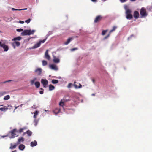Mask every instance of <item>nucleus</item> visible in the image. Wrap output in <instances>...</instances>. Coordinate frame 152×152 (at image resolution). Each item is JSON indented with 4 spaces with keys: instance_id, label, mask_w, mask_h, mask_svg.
I'll list each match as a JSON object with an SVG mask.
<instances>
[{
    "instance_id": "1",
    "label": "nucleus",
    "mask_w": 152,
    "mask_h": 152,
    "mask_svg": "<svg viewBox=\"0 0 152 152\" xmlns=\"http://www.w3.org/2000/svg\"><path fill=\"white\" fill-rule=\"evenodd\" d=\"M34 31H35L34 30L31 31L30 30H25L21 33V35L22 36L30 35L31 34H33Z\"/></svg>"
},
{
    "instance_id": "2",
    "label": "nucleus",
    "mask_w": 152,
    "mask_h": 152,
    "mask_svg": "<svg viewBox=\"0 0 152 152\" xmlns=\"http://www.w3.org/2000/svg\"><path fill=\"white\" fill-rule=\"evenodd\" d=\"M18 131L16 129H13L10 132V133L11 134V136L10 137V138H13L15 137H18Z\"/></svg>"
},
{
    "instance_id": "3",
    "label": "nucleus",
    "mask_w": 152,
    "mask_h": 152,
    "mask_svg": "<svg viewBox=\"0 0 152 152\" xmlns=\"http://www.w3.org/2000/svg\"><path fill=\"white\" fill-rule=\"evenodd\" d=\"M140 18L145 17L147 15L146 9L144 7H142L140 11Z\"/></svg>"
},
{
    "instance_id": "4",
    "label": "nucleus",
    "mask_w": 152,
    "mask_h": 152,
    "mask_svg": "<svg viewBox=\"0 0 152 152\" xmlns=\"http://www.w3.org/2000/svg\"><path fill=\"white\" fill-rule=\"evenodd\" d=\"M131 11L129 9H127L126 10V18L128 19H131L133 18V16L131 14Z\"/></svg>"
},
{
    "instance_id": "5",
    "label": "nucleus",
    "mask_w": 152,
    "mask_h": 152,
    "mask_svg": "<svg viewBox=\"0 0 152 152\" xmlns=\"http://www.w3.org/2000/svg\"><path fill=\"white\" fill-rule=\"evenodd\" d=\"M47 39V37H46L45 39L42 40L40 41L38 43H36L33 47V48H36L39 47L41 44L45 42L46 40Z\"/></svg>"
},
{
    "instance_id": "6",
    "label": "nucleus",
    "mask_w": 152,
    "mask_h": 152,
    "mask_svg": "<svg viewBox=\"0 0 152 152\" xmlns=\"http://www.w3.org/2000/svg\"><path fill=\"white\" fill-rule=\"evenodd\" d=\"M49 67L51 69L55 71H57L58 70L57 66L54 64H50L49 65Z\"/></svg>"
},
{
    "instance_id": "7",
    "label": "nucleus",
    "mask_w": 152,
    "mask_h": 152,
    "mask_svg": "<svg viewBox=\"0 0 152 152\" xmlns=\"http://www.w3.org/2000/svg\"><path fill=\"white\" fill-rule=\"evenodd\" d=\"M41 82L43 84L44 87L46 88L47 87V86L48 83V81L47 80L42 79Z\"/></svg>"
},
{
    "instance_id": "8",
    "label": "nucleus",
    "mask_w": 152,
    "mask_h": 152,
    "mask_svg": "<svg viewBox=\"0 0 152 152\" xmlns=\"http://www.w3.org/2000/svg\"><path fill=\"white\" fill-rule=\"evenodd\" d=\"M102 17L101 15L97 16L94 19V22L96 23L100 21L102 19Z\"/></svg>"
},
{
    "instance_id": "9",
    "label": "nucleus",
    "mask_w": 152,
    "mask_h": 152,
    "mask_svg": "<svg viewBox=\"0 0 152 152\" xmlns=\"http://www.w3.org/2000/svg\"><path fill=\"white\" fill-rule=\"evenodd\" d=\"M10 106L7 105V106H4L3 107L0 108V110L1 112H5L8 109Z\"/></svg>"
},
{
    "instance_id": "10",
    "label": "nucleus",
    "mask_w": 152,
    "mask_h": 152,
    "mask_svg": "<svg viewBox=\"0 0 152 152\" xmlns=\"http://www.w3.org/2000/svg\"><path fill=\"white\" fill-rule=\"evenodd\" d=\"M0 46L1 47L4 49V51H7L9 49V48L8 46L5 45V44L4 43H1Z\"/></svg>"
},
{
    "instance_id": "11",
    "label": "nucleus",
    "mask_w": 152,
    "mask_h": 152,
    "mask_svg": "<svg viewBox=\"0 0 152 152\" xmlns=\"http://www.w3.org/2000/svg\"><path fill=\"white\" fill-rule=\"evenodd\" d=\"M14 42L12 43V45L14 48L15 49V45L16 46L18 47L20 46V42H19L17 41H14Z\"/></svg>"
},
{
    "instance_id": "12",
    "label": "nucleus",
    "mask_w": 152,
    "mask_h": 152,
    "mask_svg": "<svg viewBox=\"0 0 152 152\" xmlns=\"http://www.w3.org/2000/svg\"><path fill=\"white\" fill-rule=\"evenodd\" d=\"M48 50H47L45 53V57L47 59L49 60L50 59V57L48 54Z\"/></svg>"
},
{
    "instance_id": "13",
    "label": "nucleus",
    "mask_w": 152,
    "mask_h": 152,
    "mask_svg": "<svg viewBox=\"0 0 152 152\" xmlns=\"http://www.w3.org/2000/svg\"><path fill=\"white\" fill-rule=\"evenodd\" d=\"M42 72V69L40 68H37L35 71V72L39 75L41 74Z\"/></svg>"
},
{
    "instance_id": "14",
    "label": "nucleus",
    "mask_w": 152,
    "mask_h": 152,
    "mask_svg": "<svg viewBox=\"0 0 152 152\" xmlns=\"http://www.w3.org/2000/svg\"><path fill=\"white\" fill-rule=\"evenodd\" d=\"M76 83V82H74V84L73 85L74 86L75 88L76 89L80 88H81L82 86L80 84L78 83H77V84H78V85H77L76 84H75Z\"/></svg>"
},
{
    "instance_id": "15",
    "label": "nucleus",
    "mask_w": 152,
    "mask_h": 152,
    "mask_svg": "<svg viewBox=\"0 0 152 152\" xmlns=\"http://www.w3.org/2000/svg\"><path fill=\"white\" fill-rule=\"evenodd\" d=\"M134 17L136 18L137 19L139 18V14L138 12L135 11L134 12L133 15Z\"/></svg>"
},
{
    "instance_id": "16",
    "label": "nucleus",
    "mask_w": 152,
    "mask_h": 152,
    "mask_svg": "<svg viewBox=\"0 0 152 152\" xmlns=\"http://www.w3.org/2000/svg\"><path fill=\"white\" fill-rule=\"evenodd\" d=\"M53 61L54 62L56 63H58L60 62V60L58 58H56L55 56H53Z\"/></svg>"
},
{
    "instance_id": "17",
    "label": "nucleus",
    "mask_w": 152,
    "mask_h": 152,
    "mask_svg": "<svg viewBox=\"0 0 152 152\" xmlns=\"http://www.w3.org/2000/svg\"><path fill=\"white\" fill-rule=\"evenodd\" d=\"M24 141V139L23 137H21L20 138H19L18 140V141L17 142V145H18L21 142H23Z\"/></svg>"
},
{
    "instance_id": "18",
    "label": "nucleus",
    "mask_w": 152,
    "mask_h": 152,
    "mask_svg": "<svg viewBox=\"0 0 152 152\" xmlns=\"http://www.w3.org/2000/svg\"><path fill=\"white\" fill-rule=\"evenodd\" d=\"M21 39V37H16L15 38L12 39V41H17V40L19 41Z\"/></svg>"
},
{
    "instance_id": "19",
    "label": "nucleus",
    "mask_w": 152,
    "mask_h": 152,
    "mask_svg": "<svg viewBox=\"0 0 152 152\" xmlns=\"http://www.w3.org/2000/svg\"><path fill=\"white\" fill-rule=\"evenodd\" d=\"M37 144V142L36 140H34L33 142H31V146L34 147L36 146Z\"/></svg>"
},
{
    "instance_id": "20",
    "label": "nucleus",
    "mask_w": 152,
    "mask_h": 152,
    "mask_svg": "<svg viewBox=\"0 0 152 152\" xmlns=\"http://www.w3.org/2000/svg\"><path fill=\"white\" fill-rule=\"evenodd\" d=\"M25 148V146L23 144H20L19 146V149L21 150H23Z\"/></svg>"
},
{
    "instance_id": "21",
    "label": "nucleus",
    "mask_w": 152,
    "mask_h": 152,
    "mask_svg": "<svg viewBox=\"0 0 152 152\" xmlns=\"http://www.w3.org/2000/svg\"><path fill=\"white\" fill-rule=\"evenodd\" d=\"M26 133L29 137L31 136L32 134V132L29 130L27 131Z\"/></svg>"
},
{
    "instance_id": "22",
    "label": "nucleus",
    "mask_w": 152,
    "mask_h": 152,
    "mask_svg": "<svg viewBox=\"0 0 152 152\" xmlns=\"http://www.w3.org/2000/svg\"><path fill=\"white\" fill-rule=\"evenodd\" d=\"M34 84L37 88H39L40 86V83L39 82H35Z\"/></svg>"
},
{
    "instance_id": "23",
    "label": "nucleus",
    "mask_w": 152,
    "mask_h": 152,
    "mask_svg": "<svg viewBox=\"0 0 152 152\" xmlns=\"http://www.w3.org/2000/svg\"><path fill=\"white\" fill-rule=\"evenodd\" d=\"M37 80V78L36 77H34L33 78L32 80L30 81L31 84V85H33L34 84V81Z\"/></svg>"
},
{
    "instance_id": "24",
    "label": "nucleus",
    "mask_w": 152,
    "mask_h": 152,
    "mask_svg": "<svg viewBox=\"0 0 152 152\" xmlns=\"http://www.w3.org/2000/svg\"><path fill=\"white\" fill-rule=\"evenodd\" d=\"M18 145H17V143L16 144H15V145H12V144H11V146L10 147V148L11 149H14V148H15Z\"/></svg>"
},
{
    "instance_id": "25",
    "label": "nucleus",
    "mask_w": 152,
    "mask_h": 152,
    "mask_svg": "<svg viewBox=\"0 0 152 152\" xmlns=\"http://www.w3.org/2000/svg\"><path fill=\"white\" fill-rule=\"evenodd\" d=\"M39 113V112L38 111H36L35 112H34V118H36L37 117V116L38 115Z\"/></svg>"
},
{
    "instance_id": "26",
    "label": "nucleus",
    "mask_w": 152,
    "mask_h": 152,
    "mask_svg": "<svg viewBox=\"0 0 152 152\" xmlns=\"http://www.w3.org/2000/svg\"><path fill=\"white\" fill-rule=\"evenodd\" d=\"M60 111V110L58 108L56 109L53 111L54 113L56 114L58 113Z\"/></svg>"
},
{
    "instance_id": "27",
    "label": "nucleus",
    "mask_w": 152,
    "mask_h": 152,
    "mask_svg": "<svg viewBox=\"0 0 152 152\" xmlns=\"http://www.w3.org/2000/svg\"><path fill=\"white\" fill-rule=\"evenodd\" d=\"M27 9V8L20 9H19V10L16 9H15L13 8H12V11H21V10H26Z\"/></svg>"
},
{
    "instance_id": "28",
    "label": "nucleus",
    "mask_w": 152,
    "mask_h": 152,
    "mask_svg": "<svg viewBox=\"0 0 152 152\" xmlns=\"http://www.w3.org/2000/svg\"><path fill=\"white\" fill-rule=\"evenodd\" d=\"M55 88V87L52 85L50 84L49 85V90L50 91H52Z\"/></svg>"
},
{
    "instance_id": "29",
    "label": "nucleus",
    "mask_w": 152,
    "mask_h": 152,
    "mask_svg": "<svg viewBox=\"0 0 152 152\" xmlns=\"http://www.w3.org/2000/svg\"><path fill=\"white\" fill-rule=\"evenodd\" d=\"M116 28H117L116 26H113L112 29L111 30H110L109 32L110 34H111V32L115 31Z\"/></svg>"
},
{
    "instance_id": "30",
    "label": "nucleus",
    "mask_w": 152,
    "mask_h": 152,
    "mask_svg": "<svg viewBox=\"0 0 152 152\" xmlns=\"http://www.w3.org/2000/svg\"><path fill=\"white\" fill-rule=\"evenodd\" d=\"M73 37H71V38H69L67 40V45L70 42V41H71L73 40Z\"/></svg>"
},
{
    "instance_id": "31",
    "label": "nucleus",
    "mask_w": 152,
    "mask_h": 152,
    "mask_svg": "<svg viewBox=\"0 0 152 152\" xmlns=\"http://www.w3.org/2000/svg\"><path fill=\"white\" fill-rule=\"evenodd\" d=\"M59 105L60 106L63 107V106L64 105V103L62 101V100H61V101L59 103Z\"/></svg>"
},
{
    "instance_id": "32",
    "label": "nucleus",
    "mask_w": 152,
    "mask_h": 152,
    "mask_svg": "<svg viewBox=\"0 0 152 152\" xmlns=\"http://www.w3.org/2000/svg\"><path fill=\"white\" fill-rule=\"evenodd\" d=\"M52 82L53 84H56L58 83V80L53 79L52 80Z\"/></svg>"
},
{
    "instance_id": "33",
    "label": "nucleus",
    "mask_w": 152,
    "mask_h": 152,
    "mask_svg": "<svg viewBox=\"0 0 152 152\" xmlns=\"http://www.w3.org/2000/svg\"><path fill=\"white\" fill-rule=\"evenodd\" d=\"M26 129V128L25 127H24L23 128H20V129L19 130V132L20 133H21V132H23V130L24 129Z\"/></svg>"
},
{
    "instance_id": "34",
    "label": "nucleus",
    "mask_w": 152,
    "mask_h": 152,
    "mask_svg": "<svg viewBox=\"0 0 152 152\" xmlns=\"http://www.w3.org/2000/svg\"><path fill=\"white\" fill-rule=\"evenodd\" d=\"M10 98V96L9 95H7L4 97V100H7L9 99Z\"/></svg>"
},
{
    "instance_id": "35",
    "label": "nucleus",
    "mask_w": 152,
    "mask_h": 152,
    "mask_svg": "<svg viewBox=\"0 0 152 152\" xmlns=\"http://www.w3.org/2000/svg\"><path fill=\"white\" fill-rule=\"evenodd\" d=\"M42 64L43 66H46L47 64V62L45 60H43L42 61Z\"/></svg>"
},
{
    "instance_id": "36",
    "label": "nucleus",
    "mask_w": 152,
    "mask_h": 152,
    "mask_svg": "<svg viewBox=\"0 0 152 152\" xmlns=\"http://www.w3.org/2000/svg\"><path fill=\"white\" fill-rule=\"evenodd\" d=\"M107 30L102 31V35H104L106 34V33L107 32Z\"/></svg>"
},
{
    "instance_id": "37",
    "label": "nucleus",
    "mask_w": 152,
    "mask_h": 152,
    "mask_svg": "<svg viewBox=\"0 0 152 152\" xmlns=\"http://www.w3.org/2000/svg\"><path fill=\"white\" fill-rule=\"evenodd\" d=\"M6 92L5 91H3L0 92V97L6 94Z\"/></svg>"
},
{
    "instance_id": "38",
    "label": "nucleus",
    "mask_w": 152,
    "mask_h": 152,
    "mask_svg": "<svg viewBox=\"0 0 152 152\" xmlns=\"http://www.w3.org/2000/svg\"><path fill=\"white\" fill-rule=\"evenodd\" d=\"M78 49L77 48H74L71 49L70 50L71 51H74L78 50Z\"/></svg>"
},
{
    "instance_id": "39",
    "label": "nucleus",
    "mask_w": 152,
    "mask_h": 152,
    "mask_svg": "<svg viewBox=\"0 0 152 152\" xmlns=\"http://www.w3.org/2000/svg\"><path fill=\"white\" fill-rule=\"evenodd\" d=\"M73 86V84L72 83H69L68 84V87L69 88H70Z\"/></svg>"
},
{
    "instance_id": "40",
    "label": "nucleus",
    "mask_w": 152,
    "mask_h": 152,
    "mask_svg": "<svg viewBox=\"0 0 152 152\" xmlns=\"http://www.w3.org/2000/svg\"><path fill=\"white\" fill-rule=\"evenodd\" d=\"M16 30L18 32H21L23 31V29L21 28L17 29Z\"/></svg>"
},
{
    "instance_id": "41",
    "label": "nucleus",
    "mask_w": 152,
    "mask_h": 152,
    "mask_svg": "<svg viewBox=\"0 0 152 152\" xmlns=\"http://www.w3.org/2000/svg\"><path fill=\"white\" fill-rule=\"evenodd\" d=\"M31 21V19H28L27 20H26L25 21V22L26 23H28Z\"/></svg>"
},
{
    "instance_id": "42",
    "label": "nucleus",
    "mask_w": 152,
    "mask_h": 152,
    "mask_svg": "<svg viewBox=\"0 0 152 152\" xmlns=\"http://www.w3.org/2000/svg\"><path fill=\"white\" fill-rule=\"evenodd\" d=\"M110 34V33H109V34L107 36H106L104 37V39H107V38H108L109 37Z\"/></svg>"
},
{
    "instance_id": "43",
    "label": "nucleus",
    "mask_w": 152,
    "mask_h": 152,
    "mask_svg": "<svg viewBox=\"0 0 152 152\" xmlns=\"http://www.w3.org/2000/svg\"><path fill=\"white\" fill-rule=\"evenodd\" d=\"M127 0H120V2L121 3H124Z\"/></svg>"
},
{
    "instance_id": "44",
    "label": "nucleus",
    "mask_w": 152,
    "mask_h": 152,
    "mask_svg": "<svg viewBox=\"0 0 152 152\" xmlns=\"http://www.w3.org/2000/svg\"><path fill=\"white\" fill-rule=\"evenodd\" d=\"M12 81V80H7V81H4V82H3V83H7V82H11Z\"/></svg>"
},
{
    "instance_id": "45",
    "label": "nucleus",
    "mask_w": 152,
    "mask_h": 152,
    "mask_svg": "<svg viewBox=\"0 0 152 152\" xmlns=\"http://www.w3.org/2000/svg\"><path fill=\"white\" fill-rule=\"evenodd\" d=\"M39 93L40 94H42L43 93V91H39Z\"/></svg>"
},
{
    "instance_id": "46",
    "label": "nucleus",
    "mask_w": 152,
    "mask_h": 152,
    "mask_svg": "<svg viewBox=\"0 0 152 152\" xmlns=\"http://www.w3.org/2000/svg\"><path fill=\"white\" fill-rule=\"evenodd\" d=\"M19 22L21 24H23L24 23V21L20 20L19 21Z\"/></svg>"
},
{
    "instance_id": "47",
    "label": "nucleus",
    "mask_w": 152,
    "mask_h": 152,
    "mask_svg": "<svg viewBox=\"0 0 152 152\" xmlns=\"http://www.w3.org/2000/svg\"><path fill=\"white\" fill-rule=\"evenodd\" d=\"M93 2H96L97 1V0H91Z\"/></svg>"
},
{
    "instance_id": "48",
    "label": "nucleus",
    "mask_w": 152,
    "mask_h": 152,
    "mask_svg": "<svg viewBox=\"0 0 152 152\" xmlns=\"http://www.w3.org/2000/svg\"><path fill=\"white\" fill-rule=\"evenodd\" d=\"M92 81H93V83H94V82H95V80H94V79H93V80H92Z\"/></svg>"
},
{
    "instance_id": "49",
    "label": "nucleus",
    "mask_w": 152,
    "mask_h": 152,
    "mask_svg": "<svg viewBox=\"0 0 152 152\" xmlns=\"http://www.w3.org/2000/svg\"><path fill=\"white\" fill-rule=\"evenodd\" d=\"M92 95L94 96L95 95V94H92Z\"/></svg>"
},
{
    "instance_id": "50",
    "label": "nucleus",
    "mask_w": 152,
    "mask_h": 152,
    "mask_svg": "<svg viewBox=\"0 0 152 152\" xmlns=\"http://www.w3.org/2000/svg\"><path fill=\"white\" fill-rule=\"evenodd\" d=\"M12 152H16V150H14L12 151Z\"/></svg>"
},
{
    "instance_id": "51",
    "label": "nucleus",
    "mask_w": 152,
    "mask_h": 152,
    "mask_svg": "<svg viewBox=\"0 0 152 152\" xmlns=\"http://www.w3.org/2000/svg\"><path fill=\"white\" fill-rule=\"evenodd\" d=\"M132 1H135L136 0H130Z\"/></svg>"
},
{
    "instance_id": "52",
    "label": "nucleus",
    "mask_w": 152,
    "mask_h": 152,
    "mask_svg": "<svg viewBox=\"0 0 152 152\" xmlns=\"http://www.w3.org/2000/svg\"><path fill=\"white\" fill-rule=\"evenodd\" d=\"M40 89L41 90H42V91L43 90V88H40Z\"/></svg>"
},
{
    "instance_id": "53",
    "label": "nucleus",
    "mask_w": 152,
    "mask_h": 152,
    "mask_svg": "<svg viewBox=\"0 0 152 152\" xmlns=\"http://www.w3.org/2000/svg\"><path fill=\"white\" fill-rule=\"evenodd\" d=\"M23 105V104H21L20 105V106L21 107Z\"/></svg>"
},
{
    "instance_id": "54",
    "label": "nucleus",
    "mask_w": 152,
    "mask_h": 152,
    "mask_svg": "<svg viewBox=\"0 0 152 152\" xmlns=\"http://www.w3.org/2000/svg\"><path fill=\"white\" fill-rule=\"evenodd\" d=\"M19 106H17V107H15V109H16Z\"/></svg>"
},
{
    "instance_id": "55",
    "label": "nucleus",
    "mask_w": 152,
    "mask_h": 152,
    "mask_svg": "<svg viewBox=\"0 0 152 152\" xmlns=\"http://www.w3.org/2000/svg\"><path fill=\"white\" fill-rule=\"evenodd\" d=\"M64 44L65 45H66V42H65V43H64Z\"/></svg>"
},
{
    "instance_id": "56",
    "label": "nucleus",
    "mask_w": 152,
    "mask_h": 152,
    "mask_svg": "<svg viewBox=\"0 0 152 152\" xmlns=\"http://www.w3.org/2000/svg\"><path fill=\"white\" fill-rule=\"evenodd\" d=\"M26 132H24L23 133V135H24L25 134V133H26Z\"/></svg>"
},
{
    "instance_id": "57",
    "label": "nucleus",
    "mask_w": 152,
    "mask_h": 152,
    "mask_svg": "<svg viewBox=\"0 0 152 152\" xmlns=\"http://www.w3.org/2000/svg\"><path fill=\"white\" fill-rule=\"evenodd\" d=\"M1 42L0 41V46L1 45Z\"/></svg>"
},
{
    "instance_id": "58",
    "label": "nucleus",
    "mask_w": 152,
    "mask_h": 152,
    "mask_svg": "<svg viewBox=\"0 0 152 152\" xmlns=\"http://www.w3.org/2000/svg\"><path fill=\"white\" fill-rule=\"evenodd\" d=\"M3 106V105H0V106Z\"/></svg>"
},
{
    "instance_id": "59",
    "label": "nucleus",
    "mask_w": 152,
    "mask_h": 152,
    "mask_svg": "<svg viewBox=\"0 0 152 152\" xmlns=\"http://www.w3.org/2000/svg\"><path fill=\"white\" fill-rule=\"evenodd\" d=\"M1 32V31H0V32Z\"/></svg>"
}]
</instances>
